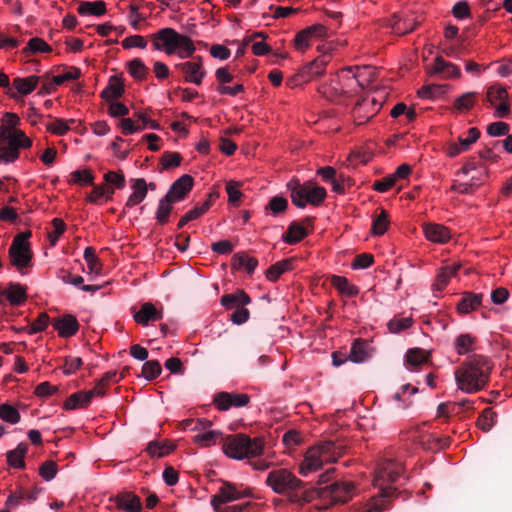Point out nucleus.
<instances>
[{
	"label": "nucleus",
	"instance_id": "f257e3e1",
	"mask_svg": "<svg viewBox=\"0 0 512 512\" xmlns=\"http://www.w3.org/2000/svg\"><path fill=\"white\" fill-rule=\"evenodd\" d=\"M265 484L274 493L284 496L287 502L298 506H304L317 497L315 487L297 478L294 473L286 468L271 470L267 474Z\"/></svg>",
	"mask_w": 512,
	"mask_h": 512
},
{
	"label": "nucleus",
	"instance_id": "f03ea898",
	"mask_svg": "<svg viewBox=\"0 0 512 512\" xmlns=\"http://www.w3.org/2000/svg\"><path fill=\"white\" fill-rule=\"evenodd\" d=\"M492 369L493 363L487 356L472 355L454 371L457 388L467 394L484 390L489 383Z\"/></svg>",
	"mask_w": 512,
	"mask_h": 512
},
{
	"label": "nucleus",
	"instance_id": "7ed1b4c3",
	"mask_svg": "<svg viewBox=\"0 0 512 512\" xmlns=\"http://www.w3.org/2000/svg\"><path fill=\"white\" fill-rule=\"evenodd\" d=\"M20 118L17 114L6 112L1 118L0 124V164L14 163L20 156L21 149L32 146V140L17 126Z\"/></svg>",
	"mask_w": 512,
	"mask_h": 512
},
{
	"label": "nucleus",
	"instance_id": "20e7f679",
	"mask_svg": "<svg viewBox=\"0 0 512 512\" xmlns=\"http://www.w3.org/2000/svg\"><path fill=\"white\" fill-rule=\"evenodd\" d=\"M345 448L333 441H324L310 448L299 465V473L306 477L322 468L323 463L336 462L344 454Z\"/></svg>",
	"mask_w": 512,
	"mask_h": 512
},
{
	"label": "nucleus",
	"instance_id": "39448f33",
	"mask_svg": "<svg viewBox=\"0 0 512 512\" xmlns=\"http://www.w3.org/2000/svg\"><path fill=\"white\" fill-rule=\"evenodd\" d=\"M222 448L225 455L229 458L242 460L261 455L264 442L262 438H250L246 434L239 433L226 436Z\"/></svg>",
	"mask_w": 512,
	"mask_h": 512
},
{
	"label": "nucleus",
	"instance_id": "423d86ee",
	"mask_svg": "<svg viewBox=\"0 0 512 512\" xmlns=\"http://www.w3.org/2000/svg\"><path fill=\"white\" fill-rule=\"evenodd\" d=\"M287 188L292 203L298 208H305L307 203L319 206L327 196L326 189L312 181L301 183L298 179H292L287 183Z\"/></svg>",
	"mask_w": 512,
	"mask_h": 512
},
{
	"label": "nucleus",
	"instance_id": "0eeeda50",
	"mask_svg": "<svg viewBox=\"0 0 512 512\" xmlns=\"http://www.w3.org/2000/svg\"><path fill=\"white\" fill-rule=\"evenodd\" d=\"M31 235V231L18 233L9 247L10 263L19 271L32 266L33 253L28 242Z\"/></svg>",
	"mask_w": 512,
	"mask_h": 512
},
{
	"label": "nucleus",
	"instance_id": "6e6552de",
	"mask_svg": "<svg viewBox=\"0 0 512 512\" xmlns=\"http://www.w3.org/2000/svg\"><path fill=\"white\" fill-rule=\"evenodd\" d=\"M317 497L323 501H329L328 505L324 508H328L330 505L346 503L352 499L354 494V485L351 482H334L329 486L316 488Z\"/></svg>",
	"mask_w": 512,
	"mask_h": 512
},
{
	"label": "nucleus",
	"instance_id": "1a4fd4ad",
	"mask_svg": "<svg viewBox=\"0 0 512 512\" xmlns=\"http://www.w3.org/2000/svg\"><path fill=\"white\" fill-rule=\"evenodd\" d=\"M251 496L252 490L250 488L243 489L242 485L238 486L234 483L223 481L218 492L212 497L211 505L215 512H224L221 505Z\"/></svg>",
	"mask_w": 512,
	"mask_h": 512
},
{
	"label": "nucleus",
	"instance_id": "9d476101",
	"mask_svg": "<svg viewBox=\"0 0 512 512\" xmlns=\"http://www.w3.org/2000/svg\"><path fill=\"white\" fill-rule=\"evenodd\" d=\"M329 61L330 57L328 55L317 57L313 61L304 65L298 73L288 79L287 85L294 88L307 83L316 77L322 76Z\"/></svg>",
	"mask_w": 512,
	"mask_h": 512
},
{
	"label": "nucleus",
	"instance_id": "9b49d317",
	"mask_svg": "<svg viewBox=\"0 0 512 512\" xmlns=\"http://www.w3.org/2000/svg\"><path fill=\"white\" fill-rule=\"evenodd\" d=\"M156 50H163L167 55L176 53L178 32L173 28H163L150 36Z\"/></svg>",
	"mask_w": 512,
	"mask_h": 512
},
{
	"label": "nucleus",
	"instance_id": "f8f14e48",
	"mask_svg": "<svg viewBox=\"0 0 512 512\" xmlns=\"http://www.w3.org/2000/svg\"><path fill=\"white\" fill-rule=\"evenodd\" d=\"M175 68L183 73L186 82L196 85H200L206 76L201 57H197L193 61L178 63L175 65Z\"/></svg>",
	"mask_w": 512,
	"mask_h": 512
},
{
	"label": "nucleus",
	"instance_id": "ddd939ff",
	"mask_svg": "<svg viewBox=\"0 0 512 512\" xmlns=\"http://www.w3.org/2000/svg\"><path fill=\"white\" fill-rule=\"evenodd\" d=\"M249 402L250 396L245 393L219 392L214 396V404L220 411H227L232 407H244Z\"/></svg>",
	"mask_w": 512,
	"mask_h": 512
},
{
	"label": "nucleus",
	"instance_id": "4468645a",
	"mask_svg": "<svg viewBox=\"0 0 512 512\" xmlns=\"http://www.w3.org/2000/svg\"><path fill=\"white\" fill-rule=\"evenodd\" d=\"M313 218L306 217L302 223L297 221L291 222L287 231L282 235V240L288 244H296L303 240L308 235L307 227L313 226Z\"/></svg>",
	"mask_w": 512,
	"mask_h": 512
},
{
	"label": "nucleus",
	"instance_id": "2eb2a0df",
	"mask_svg": "<svg viewBox=\"0 0 512 512\" xmlns=\"http://www.w3.org/2000/svg\"><path fill=\"white\" fill-rule=\"evenodd\" d=\"M403 473L402 463L396 460H385L376 472V482H396Z\"/></svg>",
	"mask_w": 512,
	"mask_h": 512
},
{
	"label": "nucleus",
	"instance_id": "dca6fc26",
	"mask_svg": "<svg viewBox=\"0 0 512 512\" xmlns=\"http://www.w3.org/2000/svg\"><path fill=\"white\" fill-rule=\"evenodd\" d=\"M193 184V177L188 174H184L172 183L165 196L169 197L170 200L174 201L175 203L182 201L192 190Z\"/></svg>",
	"mask_w": 512,
	"mask_h": 512
},
{
	"label": "nucleus",
	"instance_id": "f3484780",
	"mask_svg": "<svg viewBox=\"0 0 512 512\" xmlns=\"http://www.w3.org/2000/svg\"><path fill=\"white\" fill-rule=\"evenodd\" d=\"M52 325L57 330L61 338H69L74 336L79 330V323L75 316L66 314L61 317L54 318Z\"/></svg>",
	"mask_w": 512,
	"mask_h": 512
},
{
	"label": "nucleus",
	"instance_id": "a211bd4d",
	"mask_svg": "<svg viewBox=\"0 0 512 512\" xmlns=\"http://www.w3.org/2000/svg\"><path fill=\"white\" fill-rule=\"evenodd\" d=\"M480 135H481V133L478 128H475V127L470 128L468 130L467 137L464 138V137L460 136L458 138V143L449 144V146L447 148V154L450 157H456L460 153H462L464 151H468L470 149L471 145L479 139Z\"/></svg>",
	"mask_w": 512,
	"mask_h": 512
},
{
	"label": "nucleus",
	"instance_id": "6ab92c4d",
	"mask_svg": "<svg viewBox=\"0 0 512 512\" xmlns=\"http://www.w3.org/2000/svg\"><path fill=\"white\" fill-rule=\"evenodd\" d=\"M102 394L103 392L99 389H91L89 391H79L73 393L65 401L64 408L66 410H73L79 407H87L95 396Z\"/></svg>",
	"mask_w": 512,
	"mask_h": 512
},
{
	"label": "nucleus",
	"instance_id": "aec40b11",
	"mask_svg": "<svg viewBox=\"0 0 512 512\" xmlns=\"http://www.w3.org/2000/svg\"><path fill=\"white\" fill-rule=\"evenodd\" d=\"M118 509L126 512H141L142 503L140 498L132 492H121L113 497Z\"/></svg>",
	"mask_w": 512,
	"mask_h": 512
},
{
	"label": "nucleus",
	"instance_id": "412c9836",
	"mask_svg": "<svg viewBox=\"0 0 512 512\" xmlns=\"http://www.w3.org/2000/svg\"><path fill=\"white\" fill-rule=\"evenodd\" d=\"M134 320L143 326H146L150 321H158L163 318L162 310H157L151 302H145L141 305L138 312L133 315Z\"/></svg>",
	"mask_w": 512,
	"mask_h": 512
},
{
	"label": "nucleus",
	"instance_id": "4be33fe9",
	"mask_svg": "<svg viewBox=\"0 0 512 512\" xmlns=\"http://www.w3.org/2000/svg\"><path fill=\"white\" fill-rule=\"evenodd\" d=\"M133 193L128 197L125 208H132L140 204L147 196L148 185L144 178L131 179Z\"/></svg>",
	"mask_w": 512,
	"mask_h": 512
},
{
	"label": "nucleus",
	"instance_id": "5701e85b",
	"mask_svg": "<svg viewBox=\"0 0 512 512\" xmlns=\"http://www.w3.org/2000/svg\"><path fill=\"white\" fill-rule=\"evenodd\" d=\"M429 72L432 75L443 74L445 78H458L461 74L458 66L451 62L445 61L441 56H437L435 58Z\"/></svg>",
	"mask_w": 512,
	"mask_h": 512
},
{
	"label": "nucleus",
	"instance_id": "b1692460",
	"mask_svg": "<svg viewBox=\"0 0 512 512\" xmlns=\"http://www.w3.org/2000/svg\"><path fill=\"white\" fill-rule=\"evenodd\" d=\"M424 233L429 241L444 244L451 237L450 230L442 224L430 223L424 226Z\"/></svg>",
	"mask_w": 512,
	"mask_h": 512
},
{
	"label": "nucleus",
	"instance_id": "393cba45",
	"mask_svg": "<svg viewBox=\"0 0 512 512\" xmlns=\"http://www.w3.org/2000/svg\"><path fill=\"white\" fill-rule=\"evenodd\" d=\"M0 295L6 296L10 304L16 306L22 304L27 299L26 287L14 282H10L6 290L0 289Z\"/></svg>",
	"mask_w": 512,
	"mask_h": 512
},
{
	"label": "nucleus",
	"instance_id": "a878e982",
	"mask_svg": "<svg viewBox=\"0 0 512 512\" xmlns=\"http://www.w3.org/2000/svg\"><path fill=\"white\" fill-rule=\"evenodd\" d=\"M124 93V84L118 76H111L108 85L101 92L100 96L107 102L120 98Z\"/></svg>",
	"mask_w": 512,
	"mask_h": 512
},
{
	"label": "nucleus",
	"instance_id": "bb28decb",
	"mask_svg": "<svg viewBox=\"0 0 512 512\" xmlns=\"http://www.w3.org/2000/svg\"><path fill=\"white\" fill-rule=\"evenodd\" d=\"M482 294L465 292L457 304V310L460 314H468L476 310L482 303Z\"/></svg>",
	"mask_w": 512,
	"mask_h": 512
},
{
	"label": "nucleus",
	"instance_id": "cd10ccee",
	"mask_svg": "<svg viewBox=\"0 0 512 512\" xmlns=\"http://www.w3.org/2000/svg\"><path fill=\"white\" fill-rule=\"evenodd\" d=\"M220 302L227 309H236L248 305L251 298L243 290H237L235 293L223 295Z\"/></svg>",
	"mask_w": 512,
	"mask_h": 512
},
{
	"label": "nucleus",
	"instance_id": "c85d7f7f",
	"mask_svg": "<svg viewBox=\"0 0 512 512\" xmlns=\"http://www.w3.org/2000/svg\"><path fill=\"white\" fill-rule=\"evenodd\" d=\"M59 278L66 284L73 285L82 291L94 293L101 287L98 285H84V278L80 275H74L66 270H61Z\"/></svg>",
	"mask_w": 512,
	"mask_h": 512
},
{
	"label": "nucleus",
	"instance_id": "c756f323",
	"mask_svg": "<svg viewBox=\"0 0 512 512\" xmlns=\"http://www.w3.org/2000/svg\"><path fill=\"white\" fill-rule=\"evenodd\" d=\"M231 265L234 269H245L249 274H252L258 265V260L249 257L245 252H238L233 255Z\"/></svg>",
	"mask_w": 512,
	"mask_h": 512
},
{
	"label": "nucleus",
	"instance_id": "7c9ffc66",
	"mask_svg": "<svg viewBox=\"0 0 512 512\" xmlns=\"http://www.w3.org/2000/svg\"><path fill=\"white\" fill-rule=\"evenodd\" d=\"M28 451V444L19 443L18 446L7 452V462L14 468L23 469L25 468V455Z\"/></svg>",
	"mask_w": 512,
	"mask_h": 512
},
{
	"label": "nucleus",
	"instance_id": "2f4dec72",
	"mask_svg": "<svg viewBox=\"0 0 512 512\" xmlns=\"http://www.w3.org/2000/svg\"><path fill=\"white\" fill-rule=\"evenodd\" d=\"M175 202L170 200L169 197L164 196L159 200L155 218L159 225H165L169 222L170 214L173 210V204Z\"/></svg>",
	"mask_w": 512,
	"mask_h": 512
},
{
	"label": "nucleus",
	"instance_id": "473e14b6",
	"mask_svg": "<svg viewBox=\"0 0 512 512\" xmlns=\"http://www.w3.org/2000/svg\"><path fill=\"white\" fill-rule=\"evenodd\" d=\"M81 16L94 15L101 16L106 13V4L103 1L89 2L81 1L77 8Z\"/></svg>",
	"mask_w": 512,
	"mask_h": 512
},
{
	"label": "nucleus",
	"instance_id": "72a5a7b5",
	"mask_svg": "<svg viewBox=\"0 0 512 512\" xmlns=\"http://www.w3.org/2000/svg\"><path fill=\"white\" fill-rule=\"evenodd\" d=\"M330 282L334 288L345 296L354 297L359 293V289L350 284L348 279L343 276L333 275L331 276Z\"/></svg>",
	"mask_w": 512,
	"mask_h": 512
},
{
	"label": "nucleus",
	"instance_id": "f704fd0d",
	"mask_svg": "<svg viewBox=\"0 0 512 512\" xmlns=\"http://www.w3.org/2000/svg\"><path fill=\"white\" fill-rule=\"evenodd\" d=\"M293 268V259L288 258L282 261L276 262L271 265L266 271V277L268 280L275 282L279 277Z\"/></svg>",
	"mask_w": 512,
	"mask_h": 512
},
{
	"label": "nucleus",
	"instance_id": "c9c22d12",
	"mask_svg": "<svg viewBox=\"0 0 512 512\" xmlns=\"http://www.w3.org/2000/svg\"><path fill=\"white\" fill-rule=\"evenodd\" d=\"M476 339L472 335L465 333L456 337L454 348L458 355H465L475 350Z\"/></svg>",
	"mask_w": 512,
	"mask_h": 512
},
{
	"label": "nucleus",
	"instance_id": "e433bc0d",
	"mask_svg": "<svg viewBox=\"0 0 512 512\" xmlns=\"http://www.w3.org/2000/svg\"><path fill=\"white\" fill-rule=\"evenodd\" d=\"M38 76H29L26 78H14L13 79V86L21 95H28L30 94L37 86L39 82Z\"/></svg>",
	"mask_w": 512,
	"mask_h": 512
},
{
	"label": "nucleus",
	"instance_id": "4c0bfd02",
	"mask_svg": "<svg viewBox=\"0 0 512 512\" xmlns=\"http://www.w3.org/2000/svg\"><path fill=\"white\" fill-rule=\"evenodd\" d=\"M458 269V265H450L441 268L440 272L437 274L436 281L433 285L434 289L438 291L443 290L449 283L450 278L457 273Z\"/></svg>",
	"mask_w": 512,
	"mask_h": 512
},
{
	"label": "nucleus",
	"instance_id": "58836bf2",
	"mask_svg": "<svg viewBox=\"0 0 512 512\" xmlns=\"http://www.w3.org/2000/svg\"><path fill=\"white\" fill-rule=\"evenodd\" d=\"M176 52L180 58H189L195 52L193 41L186 35L178 33Z\"/></svg>",
	"mask_w": 512,
	"mask_h": 512
},
{
	"label": "nucleus",
	"instance_id": "ea45409f",
	"mask_svg": "<svg viewBox=\"0 0 512 512\" xmlns=\"http://www.w3.org/2000/svg\"><path fill=\"white\" fill-rule=\"evenodd\" d=\"M175 449V445L170 442L151 441L146 448V451L151 457L162 458Z\"/></svg>",
	"mask_w": 512,
	"mask_h": 512
},
{
	"label": "nucleus",
	"instance_id": "a19ab883",
	"mask_svg": "<svg viewBox=\"0 0 512 512\" xmlns=\"http://www.w3.org/2000/svg\"><path fill=\"white\" fill-rule=\"evenodd\" d=\"M450 406V414L452 417H458L459 419L469 417L468 412L474 409L473 401L469 399H463L459 402H450Z\"/></svg>",
	"mask_w": 512,
	"mask_h": 512
},
{
	"label": "nucleus",
	"instance_id": "79ce46f5",
	"mask_svg": "<svg viewBox=\"0 0 512 512\" xmlns=\"http://www.w3.org/2000/svg\"><path fill=\"white\" fill-rule=\"evenodd\" d=\"M127 66L130 75L136 80H145L149 74V68L140 58L131 60L128 62Z\"/></svg>",
	"mask_w": 512,
	"mask_h": 512
},
{
	"label": "nucleus",
	"instance_id": "37998d69",
	"mask_svg": "<svg viewBox=\"0 0 512 512\" xmlns=\"http://www.w3.org/2000/svg\"><path fill=\"white\" fill-rule=\"evenodd\" d=\"M447 89L445 84H429L421 87L417 94L422 99H434L446 93Z\"/></svg>",
	"mask_w": 512,
	"mask_h": 512
},
{
	"label": "nucleus",
	"instance_id": "c03bdc74",
	"mask_svg": "<svg viewBox=\"0 0 512 512\" xmlns=\"http://www.w3.org/2000/svg\"><path fill=\"white\" fill-rule=\"evenodd\" d=\"M389 214L386 210L381 209L379 215L375 216L372 222L371 231L373 235H383L389 227Z\"/></svg>",
	"mask_w": 512,
	"mask_h": 512
},
{
	"label": "nucleus",
	"instance_id": "a18cd8bd",
	"mask_svg": "<svg viewBox=\"0 0 512 512\" xmlns=\"http://www.w3.org/2000/svg\"><path fill=\"white\" fill-rule=\"evenodd\" d=\"M496 417V412H494L491 408H485L477 420V427L484 432L490 431V429L496 423Z\"/></svg>",
	"mask_w": 512,
	"mask_h": 512
},
{
	"label": "nucleus",
	"instance_id": "49530a36",
	"mask_svg": "<svg viewBox=\"0 0 512 512\" xmlns=\"http://www.w3.org/2000/svg\"><path fill=\"white\" fill-rule=\"evenodd\" d=\"M430 357V353L420 348L409 349L406 353V362L412 366H419L426 363Z\"/></svg>",
	"mask_w": 512,
	"mask_h": 512
},
{
	"label": "nucleus",
	"instance_id": "de8ad7c7",
	"mask_svg": "<svg viewBox=\"0 0 512 512\" xmlns=\"http://www.w3.org/2000/svg\"><path fill=\"white\" fill-rule=\"evenodd\" d=\"M70 183L78 184L81 186L94 185V174L90 169L75 170L71 172Z\"/></svg>",
	"mask_w": 512,
	"mask_h": 512
},
{
	"label": "nucleus",
	"instance_id": "09e8293b",
	"mask_svg": "<svg viewBox=\"0 0 512 512\" xmlns=\"http://www.w3.org/2000/svg\"><path fill=\"white\" fill-rule=\"evenodd\" d=\"M120 381V378H118V372L116 370H111L106 372L102 378L96 383L95 387L93 389H99L103 392L102 395H97V397H104L106 395V389L112 384V383H118Z\"/></svg>",
	"mask_w": 512,
	"mask_h": 512
},
{
	"label": "nucleus",
	"instance_id": "8fccbe9b",
	"mask_svg": "<svg viewBox=\"0 0 512 512\" xmlns=\"http://www.w3.org/2000/svg\"><path fill=\"white\" fill-rule=\"evenodd\" d=\"M477 93L476 92H467L462 94L460 97L456 98L454 101V107L459 111H468L470 110L476 100Z\"/></svg>",
	"mask_w": 512,
	"mask_h": 512
},
{
	"label": "nucleus",
	"instance_id": "3c124183",
	"mask_svg": "<svg viewBox=\"0 0 512 512\" xmlns=\"http://www.w3.org/2000/svg\"><path fill=\"white\" fill-rule=\"evenodd\" d=\"M162 372V367L158 360L146 361L142 366V376L149 381L156 379Z\"/></svg>",
	"mask_w": 512,
	"mask_h": 512
},
{
	"label": "nucleus",
	"instance_id": "603ef678",
	"mask_svg": "<svg viewBox=\"0 0 512 512\" xmlns=\"http://www.w3.org/2000/svg\"><path fill=\"white\" fill-rule=\"evenodd\" d=\"M182 156L178 152L166 151L160 158V164L163 170H169L178 167L181 164Z\"/></svg>",
	"mask_w": 512,
	"mask_h": 512
},
{
	"label": "nucleus",
	"instance_id": "864d4df0",
	"mask_svg": "<svg viewBox=\"0 0 512 512\" xmlns=\"http://www.w3.org/2000/svg\"><path fill=\"white\" fill-rule=\"evenodd\" d=\"M0 418L7 423L16 424L20 421V413L15 407L4 403L0 405Z\"/></svg>",
	"mask_w": 512,
	"mask_h": 512
},
{
	"label": "nucleus",
	"instance_id": "5fc2aeb1",
	"mask_svg": "<svg viewBox=\"0 0 512 512\" xmlns=\"http://www.w3.org/2000/svg\"><path fill=\"white\" fill-rule=\"evenodd\" d=\"M487 101L491 105H495L497 101H505L508 99V92L501 86H491L487 90L486 94Z\"/></svg>",
	"mask_w": 512,
	"mask_h": 512
},
{
	"label": "nucleus",
	"instance_id": "6e6d98bb",
	"mask_svg": "<svg viewBox=\"0 0 512 512\" xmlns=\"http://www.w3.org/2000/svg\"><path fill=\"white\" fill-rule=\"evenodd\" d=\"M104 180L109 186L116 189H123L126 185L125 176L121 171H108L104 174Z\"/></svg>",
	"mask_w": 512,
	"mask_h": 512
},
{
	"label": "nucleus",
	"instance_id": "4d7b16f0",
	"mask_svg": "<svg viewBox=\"0 0 512 512\" xmlns=\"http://www.w3.org/2000/svg\"><path fill=\"white\" fill-rule=\"evenodd\" d=\"M221 436V432L210 430L205 433H200L194 436V442L201 444L202 446L208 447L216 443Z\"/></svg>",
	"mask_w": 512,
	"mask_h": 512
},
{
	"label": "nucleus",
	"instance_id": "13d9d810",
	"mask_svg": "<svg viewBox=\"0 0 512 512\" xmlns=\"http://www.w3.org/2000/svg\"><path fill=\"white\" fill-rule=\"evenodd\" d=\"M226 192L228 194V202L234 206H238L242 196L240 184L235 181H229L226 184Z\"/></svg>",
	"mask_w": 512,
	"mask_h": 512
},
{
	"label": "nucleus",
	"instance_id": "bf43d9fd",
	"mask_svg": "<svg viewBox=\"0 0 512 512\" xmlns=\"http://www.w3.org/2000/svg\"><path fill=\"white\" fill-rule=\"evenodd\" d=\"M25 51H30L31 53H48L52 51V48L43 39L34 37L28 41Z\"/></svg>",
	"mask_w": 512,
	"mask_h": 512
},
{
	"label": "nucleus",
	"instance_id": "052dcab7",
	"mask_svg": "<svg viewBox=\"0 0 512 512\" xmlns=\"http://www.w3.org/2000/svg\"><path fill=\"white\" fill-rule=\"evenodd\" d=\"M52 225L54 227V231L48 233V238H49L51 245L54 246V245H56V243L59 240V238L61 237V235L65 232L66 224L64 223V221L62 219L54 218L52 220Z\"/></svg>",
	"mask_w": 512,
	"mask_h": 512
},
{
	"label": "nucleus",
	"instance_id": "680f3d73",
	"mask_svg": "<svg viewBox=\"0 0 512 512\" xmlns=\"http://www.w3.org/2000/svg\"><path fill=\"white\" fill-rule=\"evenodd\" d=\"M84 259L87 262L88 268L91 272L98 273L101 268V263L95 255V250L92 247H87L84 251Z\"/></svg>",
	"mask_w": 512,
	"mask_h": 512
},
{
	"label": "nucleus",
	"instance_id": "e2e57ef3",
	"mask_svg": "<svg viewBox=\"0 0 512 512\" xmlns=\"http://www.w3.org/2000/svg\"><path fill=\"white\" fill-rule=\"evenodd\" d=\"M39 474L46 480H52L57 474V464L52 460L45 461L39 468Z\"/></svg>",
	"mask_w": 512,
	"mask_h": 512
},
{
	"label": "nucleus",
	"instance_id": "0e129e2a",
	"mask_svg": "<svg viewBox=\"0 0 512 512\" xmlns=\"http://www.w3.org/2000/svg\"><path fill=\"white\" fill-rule=\"evenodd\" d=\"M411 324V318H393L388 322L387 326L390 332L399 333L409 328Z\"/></svg>",
	"mask_w": 512,
	"mask_h": 512
},
{
	"label": "nucleus",
	"instance_id": "69168bd1",
	"mask_svg": "<svg viewBox=\"0 0 512 512\" xmlns=\"http://www.w3.org/2000/svg\"><path fill=\"white\" fill-rule=\"evenodd\" d=\"M310 35L309 30L303 29L298 32L294 38L295 48L299 51L304 52L310 47Z\"/></svg>",
	"mask_w": 512,
	"mask_h": 512
},
{
	"label": "nucleus",
	"instance_id": "338daca9",
	"mask_svg": "<svg viewBox=\"0 0 512 512\" xmlns=\"http://www.w3.org/2000/svg\"><path fill=\"white\" fill-rule=\"evenodd\" d=\"M509 131V124L501 121L493 122L487 127V133L492 137L508 135Z\"/></svg>",
	"mask_w": 512,
	"mask_h": 512
},
{
	"label": "nucleus",
	"instance_id": "774afa93",
	"mask_svg": "<svg viewBox=\"0 0 512 512\" xmlns=\"http://www.w3.org/2000/svg\"><path fill=\"white\" fill-rule=\"evenodd\" d=\"M288 207V201L284 197L275 196L270 199L266 209H270L274 215L281 213Z\"/></svg>",
	"mask_w": 512,
	"mask_h": 512
}]
</instances>
